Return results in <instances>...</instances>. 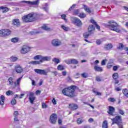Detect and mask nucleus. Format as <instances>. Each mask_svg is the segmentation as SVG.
Masks as SVG:
<instances>
[{
    "instance_id": "obj_55",
    "label": "nucleus",
    "mask_w": 128,
    "mask_h": 128,
    "mask_svg": "<svg viewBox=\"0 0 128 128\" xmlns=\"http://www.w3.org/2000/svg\"><path fill=\"white\" fill-rule=\"evenodd\" d=\"M90 22H91V24H94V26H96V24H98V23L96 22V21L94 20V19H91V20H90Z\"/></svg>"
},
{
    "instance_id": "obj_61",
    "label": "nucleus",
    "mask_w": 128,
    "mask_h": 128,
    "mask_svg": "<svg viewBox=\"0 0 128 128\" xmlns=\"http://www.w3.org/2000/svg\"><path fill=\"white\" fill-rule=\"evenodd\" d=\"M14 118H16V116H18V112L15 111L14 112Z\"/></svg>"
},
{
    "instance_id": "obj_24",
    "label": "nucleus",
    "mask_w": 128,
    "mask_h": 128,
    "mask_svg": "<svg viewBox=\"0 0 128 128\" xmlns=\"http://www.w3.org/2000/svg\"><path fill=\"white\" fill-rule=\"evenodd\" d=\"M20 52L21 54H26V52H28V47L22 48Z\"/></svg>"
},
{
    "instance_id": "obj_25",
    "label": "nucleus",
    "mask_w": 128,
    "mask_h": 128,
    "mask_svg": "<svg viewBox=\"0 0 128 128\" xmlns=\"http://www.w3.org/2000/svg\"><path fill=\"white\" fill-rule=\"evenodd\" d=\"M84 122V120L82 118H78L76 120V123L78 124H82Z\"/></svg>"
},
{
    "instance_id": "obj_50",
    "label": "nucleus",
    "mask_w": 128,
    "mask_h": 128,
    "mask_svg": "<svg viewBox=\"0 0 128 128\" xmlns=\"http://www.w3.org/2000/svg\"><path fill=\"white\" fill-rule=\"evenodd\" d=\"M93 92H94L96 96H102V92H98L96 90H93Z\"/></svg>"
},
{
    "instance_id": "obj_5",
    "label": "nucleus",
    "mask_w": 128,
    "mask_h": 128,
    "mask_svg": "<svg viewBox=\"0 0 128 128\" xmlns=\"http://www.w3.org/2000/svg\"><path fill=\"white\" fill-rule=\"evenodd\" d=\"M71 22L72 24L78 26V28H82V22L76 17H72Z\"/></svg>"
},
{
    "instance_id": "obj_4",
    "label": "nucleus",
    "mask_w": 128,
    "mask_h": 128,
    "mask_svg": "<svg viewBox=\"0 0 128 128\" xmlns=\"http://www.w3.org/2000/svg\"><path fill=\"white\" fill-rule=\"evenodd\" d=\"M88 32L83 34L84 38H88V36L94 34V31L96 30V27L92 24L89 25L88 27Z\"/></svg>"
},
{
    "instance_id": "obj_36",
    "label": "nucleus",
    "mask_w": 128,
    "mask_h": 128,
    "mask_svg": "<svg viewBox=\"0 0 128 128\" xmlns=\"http://www.w3.org/2000/svg\"><path fill=\"white\" fill-rule=\"evenodd\" d=\"M76 6V4H73L72 6H71L69 9L68 10V12H72V10H74Z\"/></svg>"
},
{
    "instance_id": "obj_60",
    "label": "nucleus",
    "mask_w": 128,
    "mask_h": 128,
    "mask_svg": "<svg viewBox=\"0 0 128 128\" xmlns=\"http://www.w3.org/2000/svg\"><path fill=\"white\" fill-rule=\"evenodd\" d=\"M67 82H72V78H70V76H68Z\"/></svg>"
},
{
    "instance_id": "obj_7",
    "label": "nucleus",
    "mask_w": 128,
    "mask_h": 128,
    "mask_svg": "<svg viewBox=\"0 0 128 128\" xmlns=\"http://www.w3.org/2000/svg\"><path fill=\"white\" fill-rule=\"evenodd\" d=\"M12 34V31L9 29H3L0 30V36H8Z\"/></svg>"
},
{
    "instance_id": "obj_28",
    "label": "nucleus",
    "mask_w": 128,
    "mask_h": 128,
    "mask_svg": "<svg viewBox=\"0 0 128 128\" xmlns=\"http://www.w3.org/2000/svg\"><path fill=\"white\" fill-rule=\"evenodd\" d=\"M52 61L54 62L56 64H60V59L56 58H53Z\"/></svg>"
},
{
    "instance_id": "obj_63",
    "label": "nucleus",
    "mask_w": 128,
    "mask_h": 128,
    "mask_svg": "<svg viewBox=\"0 0 128 128\" xmlns=\"http://www.w3.org/2000/svg\"><path fill=\"white\" fill-rule=\"evenodd\" d=\"M96 82H102V79H100V76H96Z\"/></svg>"
},
{
    "instance_id": "obj_6",
    "label": "nucleus",
    "mask_w": 128,
    "mask_h": 128,
    "mask_svg": "<svg viewBox=\"0 0 128 128\" xmlns=\"http://www.w3.org/2000/svg\"><path fill=\"white\" fill-rule=\"evenodd\" d=\"M108 28L111 30L116 32L118 34H122V30L118 28V26L114 25V24H110L108 25Z\"/></svg>"
},
{
    "instance_id": "obj_20",
    "label": "nucleus",
    "mask_w": 128,
    "mask_h": 128,
    "mask_svg": "<svg viewBox=\"0 0 128 128\" xmlns=\"http://www.w3.org/2000/svg\"><path fill=\"white\" fill-rule=\"evenodd\" d=\"M16 72H18V74H21V72H22V68L20 66H17L16 68Z\"/></svg>"
},
{
    "instance_id": "obj_22",
    "label": "nucleus",
    "mask_w": 128,
    "mask_h": 128,
    "mask_svg": "<svg viewBox=\"0 0 128 128\" xmlns=\"http://www.w3.org/2000/svg\"><path fill=\"white\" fill-rule=\"evenodd\" d=\"M6 100V98L4 96L0 97V105L4 106V101Z\"/></svg>"
},
{
    "instance_id": "obj_23",
    "label": "nucleus",
    "mask_w": 128,
    "mask_h": 128,
    "mask_svg": "<svg viewBox=\"0 0 128 128\" xmlns=\"http://www.w3.org/2000/svg\"><path fill=\"white\" fill-rule=\"evenodd\" d=\"M61 28L64 30V32H68V30H70V27L65 26L64 25H62Z\"/></svg>"
},
{
    "instance_id": "obj_40",
    "label": "nucleus",
    "mask_w": 128,
    "mask_h": 128,
    "mask_svg": "<svg viewBox=\"0 0 128 128\" xmlns=\"http://www.w3.org/2000/svg\"><path fill=\"white\" fill-rule=\"evenodd\" d=\"M122 92L124 94L125 96H128V90L126 88H124L122 90Z\"/></svg>"
},
{
    "instance_id": "obj_12",
    "label": "nucleus",
    "mask_w": 128,
    "mask_h": 128,
    "mask_svg": "<svg viewBox=\"0 0 128 128\" xmlns=\"http://www.w3.org/2000/svg\"><path fill=\"white\" fill-rule=\"evenodd\" d=\"M23 76L24 75H22L21 77L19 78L16 80V82H14V86L15 88H16V86H20V80H22V78Z\"/></svg>"
},
{
    "instance_id": "obj_47",
    "label": "nucleus",
    "mask_w": 128,
    "mask_h": 128,
    "mask_svg": "<svg viewBox=\"0 0 128 128\" xmlns=\"http://www.w3.org/2000/svg\"><path fill=\"white\" fill-rule=\"evenodd\" d=\"M9 6H18V3L14 2H11L8 3Z\"/></svg>"
},
{
    "instance_id": "obj_27",
    "label": "nucleus",
    "mask_w": 128,
    "mask_h": 128,
    "mask_svg": "<svg viewBox=\"0 0 128 128\" xmlns=\"http://www.w3.org/2000/svg\"><path fill=\"white\" fill-rule=\"evenodd\" d=\"M30 64H33L34 66H36V64H40L41 62L40 60L39 61H32L30 62Z\"/></svg>"
},
{
    "instance_id": "obj_18",
    "label": "nucleus",
    "mask_w": 128,
    "mask_h": 128,
    "mask_svg": "<svg viewBox=\"0 0 128 128\" xmlns=\"http://www.w3.org/2000/svg\"><path fill=\"white\" fill-rule=\"evenodd\" d=\"M112 44H106L104 46V50H108L110 49H112Z\"/></svg>"
},
{
    "instance_id": "obj_56",
    "label": "nucleus",
    "mask_w": 128,
    "mask_h": 128,
    "mask_svg": "<svg viewBox=\"0 0 128 128\" xmlns=\"http://www.w3.org/2000/svg\"><path fill=\"white\" fill-rule=\"evenodd\" d=\"M108 100L109 102H116V99L112 98H110L108 99Z\"/></svg>"
},
{
    "instance_id": "obj_43",
    "label": "nucleus",
    "mask_w": 128,
    "mask_h": 128,
    "mask_svg": "<svg viewBox=\"0 0 128 128\" xmlns=\"http://www.w3.org/2000/svg\"><path fill=\"white\" fill-rule=\"evenodd\" d=\"M8 82H9V84L12 85L14 84V79L10 77L8 79Z\"/></svg>"
},
{
    "instance_id": "obj_45",
    "label": "nucleus",
    "mask_w": 128,
    "mask_h": 128,
    "mask_svg": "<svg viewBox=\"0 0 128 128\" xmlns=\"http://www.w3.org/2000/svg\"><path fill=\"white\" fill-rule=\"evenodd\" d=\"M79 18H84L86 16V15L84 14V13H80L78 15Z\"/></svg>"
},
{
    "instance_id": "obj_34",
    "label": "nucleus",
    "mask_w": 128,
    "mask_h": 128,
    "mask_svg": "<svg viewBox=\"0 0 128 128\" xmlns=\"http://www.w3.org/2000/svg\"><path fill=\"white\" fill-rule=\"evenodd\" d=\"M102 128H108V121L104 120V121L102 124Z\"/></svg>"
},
{
    "instance_id": "obj_26",
    "label": "nucleus",
    "mask_w": 128,
    "mask_h": 128,
    "mask_svg": "<svg viewBox=\"0 0 128 128\" xmlns=\"http://www.w3.org/2000/svg\"><path fill=\"white\" fill-rule=\"evenodd\" d=\"M40 4V0H36L33 2H31L30 6H38Z\"/></svg>"
},
{
    "instance_id": "obj_53",
    "label": "nucleus",
    "mask_w": 128,
    "mask_h": 128,
    "mask_svg": "<svg viewBox=\"0 0 128 128\" xmlns=\"http://www.w3.org/2000/svg\"><path fill=\"white\" fill-rule=\"evenodd\" d=\"M21 2L22 4H31V1H26V0H23Z\"/></svg>"
},
{
    "instance_id": "obj_11",
    "label": "nucleus",
    "mask_w": 128,
    "mask_h": 128,
    "mask_svg": "<svg viewBox=\"0 0 128 128\" xmlns=\"http://www.w3.org/2000/svg\"><path fill=\"white\" fill-rule=\"evenodd\" d=\"M52 46H60L62 42L56 39H54L52 40Z\"/></svg>"
},
{
    "instance_id": "obj_29",
    "label": "nucleus",
    "mask_w": 128,
    "mask_h": 128,
    "mask_svg": "<svg viewBox=\"0 0 128 128\" xmlns=\"http://www.w3.org/2000/svg\"><path fill=\"white\" fill-rule=\"evenodd\" d=\"M78 64V60L74 58L71 59V64Z\"/></svg>"
},
{
    "instance_id": "obj_31",
    "label": "nucleus",
    "mask_w": 128,
    "mask_h": 128,
    "mask_svg": "<svg viewBox=\"0 0 128 128\" xmlns=\"http://www.w3.org/2000/svg\"><path fill=\"white\" fill-rule=\"evenodd\" d=\"M124 48V46L122 43H120L119 44V46L117 47V50H122V49Z\"/></svg>"
},
{
    "instance_id": "obj_42",
    "label": "nucleus",
    "mask_w": 128,
    "mask_h": 128,
    "mask_svg": "<svg viewBox=\"0 0 128 128\" xmlns=\"http://www.w3.org/2000/svg\"><path fill=\"white\" fill-rule=\"evenodd\" d=\"M114 80H116L118 78V73H114L112 76Z\"/></svg>"
},
{
    "instance_id": "obj_59",
    "label": "nucleus",
    "mask_w": 128,
    "mask_h": 128,
    "mask_svg": "<svg viewBox=\"0 0 128 128\" xmlns=\"http://www.w3.org/2000/svg\"><path fill=\"white\" fill-rule=\"evenodd\" d=\"M48 108V105L46 104V103H42V108Z\"/></svg>"
},
{
    "instance_id": "obj_64",
    "label": "nucleus",
    "mask_w": 128,
    "mask_h": 128,
    "mask_svg": "<svg viewBox=\"0 0 128 128\" xmlns=\"http://www.w3.org/2000/svg\"><path fill=\"white\" fill-rule=\"evenodd\" d=\"M88 122H90V124L92 122H94V118H90L88 120Z\"/></svg>"
},
{
    "instance_id": "obj_30",
    "label": "nucleus",
    "mask_w": 128,
    "mask_h": 128,
    "mask_svg": "<svg viewBox=\"0 0 128 128\" xmlns=\"http://www.w3.org/2000/svg\"><path fill=\"white\" fill-rule=\"evenodd\" d=\"M6 96H14V92L12 91V90H8L7 92H6Z\"/></svg>"
},
{
    "instance_id": "obj_13",
    "label": "nucleus",
    "mask_w": 128,
    "mask_h": 128,
    "mask_svg": "<svg viewBox=\"0 0 128 128\" xmlns=\"http://www.w3.org/2000/svg\"><path fill=\"white\" fill-rule=\"evenodd\" d=\"M78 106L76 104H69V108H70L72 110H78Z\"/></svg>"
},
{
    "instance_id": "obj_32",
    "label": "nucleus",
    "mask_w": 128,
    "mask_h": 128,
    "mask_svg": "<svg viewBox=\"0 0 128 128\" xmlns=\"http://www.w3.org/2000/svg\"><path fill=\"white\" fill-rule=\"evenodd\" d=\"M24 94H26V96H34V92H24Z\"/></svg>"
},
{
    "instance_id": "obj_57",
    "label": "nucleus",
    "mask_w": 128,
    "mask_h": 128,
    "mask_svg": "<svg viewBox=\"0 0 128 128\" xmlns=\"http://www.w3.org/2000/svg\"><path fill=\"white\" fill-rule=\"evenodd\" d=\"M96 44L98 46H100V45L102 44V40H96Z\"/></svg>"
},
{
    "instance_id": "obj_33",
    "label": "nucleus",
    "mask_w": 128,
    "mask_h": 128,
    "mask_svg": "<svg viewBox=\"0 0 128 128\" xmlns=\"http://www.w3.org/2000/svg\"><path fill=\"white\" fill-rule=\"evenodd\" d=\"M18 40H20V39L18 38H16V37L12 38L11 39V42H14V43L18 42Z\"/></svg>"
},
{
    "instance_id": "obj_51",
    "label": "nucleus",
    "mask_w": 128,
    "mask_h": 128,
    "mask_svg": "<svg viewBox=\"0 0 128 128\" xmlns=\"http://www.w3.org/2000/svg\"><path fill=\"white\" fill-rule=\"evenodd\" d=\"M120 68V66H113V70L114 72H116Z\"/></svg>"
},
{
    "instance_id": "obj_35",
    "label": "nucleus",
    "mask_w": 128,
    "mask_h": 128,
    "mask_svg": "<svg viewBox=\"0 0 128 128\" xmlns=\"http://www.w3.org/2000/svg\"><path fill=\"white\" fill-rule=\"evenodd\" d=\"M57 70H64V67L62 65L59 64L58 66Z\"/></svg>"
},
{
    "instance_id": "obj_38",
    "label": "nucleus",
    "mask_w": 128,
    "mask_h": 128,
    "mask_svg": "<svg viewBox=\"0 0 128 128\" xmlns=\"http://www.w3.org/2000/svg\"><path fill=\"white\" fill-rule=\"evenodd\" d=\"M81 76L84 78H88V74L86 72H84L81 74Z\"/></svg>"
},
{
    "instance_id": "obj_37",
    "label": "nucleus",
    "mask_w": 128,
    "mask_h": 128,
    "mask_svg": "<svg viewBox=\"0 0 128 128\" xmlns=\"http://www.w3.org/2000/svg\"><path fill=\"white\" fill-rule=\"evenodd\" d=\"M10 60L12 62H14L18 60V58L12 56L10 58Z\"/></svg>"
},
{
    "instance_id": "obj_39",
    "label": "nucleus",
    "mask_w": 128,
    "mask_h": 128,
    "mask_svg": "<svg viewBox=\"0 0 128 128\" xmlns=\"http://www.w3.org/2000/svg\"><path fill=\"white\" fill-rule=\"evenodd\" d=\"M36 100V97L34 96H30L29 100L30 104H34V101Z\"/></svg>"
},
{
    "instance_id": "obj_10",
    "label": "nucleus",
    "mask_w": 128,
    "mask_h": 128,
    "mask_svg": "<svg viewBox=\"0 0 128 128\" xmlns=\"http://www.w3.org/2000/svg\"><path fill=\"white\" fill-rule=\"evenodd\" d=\"M52 60V57L50 56H41V59H40V62L42 63L44 62H50Z\"/></svg>"
},
{
    "instance_id": "obj_49",
    "label": "nucleus",
    "mask_w": 128,
    "mask_h": 128,
    "mask_svg": "<svg viewBox=\"0 0 128 128\" xmlns=\"http://www.w3.org/2000/svg\"><path fill=\"white\" fill-rule=\"evenodd\" d=\"M41 58H42V55H36V56H35L34 58L35 60H41Z\"/></svg>"
},
{
    "instance_id": "obj_1",
    "label": "nucleus",
    "mask_w": 128,
    "mask_h": 128,
    "mask_svg": "<svg viewBox=\"0 0 128 128\" xmlns=\"http://www.w3.org/2000/svg\"><path fill=\"white\" fill-rule=\"evenodd\" d=\"M40 18V15L34 14L32 12L30 13L27 15H25L22 17L23 22H36Z\"/></svg>"
},
{
    "instance_id": "obj_52",
    "label": "nucleus",
    "mask_w": 128,
    "mask_h": 128,
    "mask_svg": "<svg viewBox=\"0 0 128 128\" xmlns=\"http://www.w3.org/2000/svg\"><path fill=\"white\" fill-rule=\"evenodd\" d=\"M80 14V10L78 9L76 10H74V16H78Z\"/></svg>"
},
{
    "instance_id": "obj_54",
    "label": "nucleus",
    "mask_w": 128,
    "mask_h": 128,
    "mask_svg": "<svg viewBox=\"0 0 128 128\" xmlns=\"http://www.w3.org/2000/svg\"><path fill=\"white\" fill-rule=\"evenodd\" d=\"M41 93H42V90H38L36 91L35 94H36V96H38L39 94H40Z\"/></svg>"
},
{
    "instance_id": "obj_58",
    "label": "nucleus",
    "mask_w": 128,
    "mask_h": 128,
    "mask_svg": "<svg viewBox=\"0 0 128 128\" xmlns=\"http://www.w3.org/2000/svg\"><path fill=\"white\" fill-rule=\"evenodd\" d=\"M94 26V28H96L98 30H100V26L98 25V23Z\"/></svg>"
},
{
    "instance_id": "obj_21",
    "label": "nucleus",
    "mask_w": 128,
    "mask_h": 128,
    "mask_svg": "<svg viewBox=\"0 0 128 128\" xmlns=\"http://www.w3.org/2000/svg\"><path fill=\"white\" fill-rule=\"evenodd\" d=\"M42 9L46 12L48 13V3H45L44 6L42 7Z\"/></svg>"
},
{
    "instance_id": "obj_19",
    "label": "nucleus",
    "mask_w": 128,
    "mask_h": 128,
    "mask_svg": "<svg viewBox=\"0 0 128 128\" xmlns=\"http://www.w3.org/2000/svg\"><path fill=\"white\" fill-rule=\"evenodd\" d=\"M108 112V114H110V116H112V114L114 112V107L110 106L109 110Z\"/></svg>"
},
{
    "instance_id": "obj_41",
    "label": "nucleus",
    "mask_w": 128,
    "mask_h": 128,
    "mask_svg": "<svg viewBox=\"0 0 128 128\" xmlns=\"http://www.w3.org/2000/svg\"><path fill=\"white\" fill-rule=\"evenodd\" d=\"M18 97H14V98L12 99V100L11 101V104L12 106H14L15 104H16V98Z\"/></svg>"
},
{
    "instance_id": "obj_15",
    "label": "nucleus",
    "mask_w": 128,
    "mask_h": 128,
    "mask_svg": "<svg viewBox=\"0 0 128 128\" xmlns=\"http://www.w3.org/2000/svg\"><path fill=\"white\" fill-rule=\"evenodd\" d=\"M12 24L14 26H18L20 24V20L18 18H15L12 20Z\"/></svg>"
},
{
    "instance_id": "obj_3",
    "label": "nucleus",
    "mask_w": 128,
    "mask_h": 128,
    "mask_svg": "<svg viewBox=\"0 0 128 128\" xmlns=\"http://www.w3.org/2000/svg\"><path fill=\"white\" fill-rule=\"evenodd\" d=\"M111 120H112V124H116L119 128H122V116H115V118H111Z\"/></svg>"
},
{
    "instance_id": "obj_16",
    "label": "nucleus",
    "mask_w": 128,
    "mask_h": 128,
    "mask_svg": "<svg viewBox=\"0 0 128 128\" xmlns=\"http://www.w3.org/2000/svg\"><path fill=\"white\" fill-rule=\"evenodd\" d=\"M94 70L95 72H102L104 71V69H102V68L98 66H94Z\"/></svg>"
},
{
    "instance_id": "obj_44",
    "label": "nucleus",
    "mask_w": 128,
    "mask_h": 128,
    "mask_svg": "<svg viewBox=\"0 0 128 128\" xmlns=\"http://www.w3.org/2000/svg\"><path fill=\"white\" fill-rule=\"evenodd\" d=\"M64 62L67 64H72V59L66 60H64Z\"/></svg>"
},
{
    "instance_id": "obj_62",
    "label": "nucleus",
    "mask_w": 128,
    "mask_h": 128,
    "mask_svg": "<svg viewBox=\"0 0 128 128\" xmlns=\"http://www.w3.org/2000/svg\"><path fill=\"white\" fill-rule=\"evenodd\" d=\"M114 59H110L108 61V64H114Z\"/></svg>"
},
{
    "instance_id": "obj_48",
    "label": "nucleus",
    "mask_w": 128,
    "mask_h": 128,
    "mask_svg": "<svg viewBox=\"0 0 128 128\" xmlns=\"http://www.w3.org/2000/svg\"><path fill=\"white\" fill-rule=\"evenodd\" d=\"M66 18V14H62L61 15V18H62V20H64L66 22L68 20Z\"/></svg>"
},
{
    "instance_id": "obj_9",
    "label": "nucleus",
    "mask_w": 128,
    "mask_h": 128,
    "mask_svg": "<svg viewBox=\"0 0 128 128\" xmlns=\"http://www.w3.org/2000/svg\"><path fill=\"white\" fill-rule=\"evenodd\" d=\"M56 120H58V117L56 114H53L50 116V120L51 124H56Z\"/></svg>"
},
{
    "instance_id": "obj_8",
    "label": "nucleus",
    "mask_w": 128,
    "mask_h": 128,
    "mask_svg": "<svg viewBox=\"0 0 128 128\" xmlns=\"http://www.w3.org/2000/svg\"><path fill=\"white\" fill-rule=\"evenodd\" d=\"M34 71L38 74H40L41 76H46L48 74V72L44 70L34 69Z\"/></svg>"
},
{
    "instance_id": "obj_17",
    "label": "nucleus",
    "mask_w": 128,
    "mask_h": 128,
    "mask_svg": "<svg viewBox=\"0 0 128 128\" xmlns=\"http://www.w3.org/2000/svg\"><path fill=\"white\" fill-rule=\"evenodd\" d=\"M0 10H2V12H3V14H6V12H8V10H10V9L8 8L5 7L4 6H0Z\"/></svg>"
},
{
    "instance_id": "obj_46",
    "label": "nucleus",
    "mask_w": 128,
    "mask_h": 128,
    "mask_svg": "<svg viewBox=\"0 0 128 128\" xmlns=\"http://www.w3.org/2000/svg\"><path fill=\"white\" fill-rule=\"evenodd\" d=\"M106 62H108V60L106 59H104L102 60V61L101 62V65L106 66Z\"/></svg>"
},
{
    "instance_id": "obj_14",
    "label": "nucleus",
    "mask_w": 128,
    "mask_h": 128,
    "mask_svg": "<svg viewBox=\"0 0 128 128\" xmlns=\"http://www.w3.org/2000/svg\"><path fill=\"white\" fill-rule=\"evenodd\" d=\"M48 24H44L43 26H42V30H46V32H52V30L50 28L48 27Z\"/></svg>"
},
{
    "instance_id": "obj_2",
    "label": "nucleus",
    "mask_w": 128,
    "mask_h": 128,
    "mask_svg": "<svg viewBox=\"0 0 128 128\" xmlns=\"http://www.w3.org/2000/svg\"><path fill=\"white\" fill-rule=\"evenodd\" d=\"M76 88H78V86L74 85H72L70 86L64 88L62 90V92L64 96H76L74 92Z\"/></svg>"
}]
</instances>
